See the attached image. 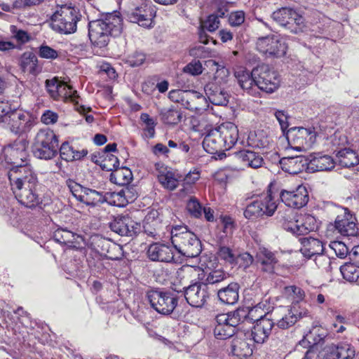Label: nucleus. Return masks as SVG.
I'll list each match as a JSON object with an SVG mask.
<instances>
[{
  "label": "nucleus",
  "mask_w": 359,
  "mask_h": 359,
  "mask_svg": "<svg viewBox=\"0 0 359 359\" xmlns=\"http://www.w3.org/2000/svg\"><path fill=\"white\" fill-rule=\"evenodd\" d=\"M53 238L57 243L69 246L79 244L80 241H83L80 235L64 229H57L54 233Z\"/></svg>",
  "instance_id": "7c9ffc66"
},
{
  "label": "nucleus",
  "mask_w": 359,
  "mask_h": 359,
  "mask_svg": "<svg viewBox=\"0 0 359 359\" xmlns=\"http://www.w3.org/2000/svg\"><path fill=\"white\" fill-rule=\"evenodd\" d=\"M236 328L232 327L231 324L229 323V325H215L214 335L215 337L220 340L226 339L232 337L235 333Z\"/></svg>",
  "instance_id": "3c124183"
},
{
  "label": "nucleus",
  "mask_w": 359,
  "mask_h": 359,
  "mask_svg": "<svg viewBox=\"0 0 359 359\" xmlns=\"http://www.w3.org/2000/svg\"><path fill=\"white\" fill-rule=\"evenodd\" d=\"M156 168L158 172V180L161 184L168 190L175 189L178 186V180L171 169L159 163L156 165Z\"/></svg>",
  "instance_id": "a878e982"
},
{
  "label": "nucleus",
  "mask_w": 359,
  "mask_h": 359,
  "mask_svg": "<svg viewBox=\"0 0 359 359\" xmlns=\"http://www.w3.org/2000/svg\"><path fill=\"white\" fill-rule=\"evenodd\" d=\"M303 247L301 249L304 256L312 257L318 255L323 251V243L318 239L313 238H304L302 241Z\"/></svg>",
  "instance_id": "72a5a7b5"
},
{
  "label": "nucleus",
  "mask_w": 359,
  "mask_h": 359,
  "mask_svg": "<svg viewBox=\"0 0 359 359\" xmlns=\"http://www.w3.org/2000/svg\"><path fill=\"white\" fill-rule=\"evenodd\" d=\"M11 190L18 202L28 208H34L41 202L36 193V174L30 165L11 168L8 172Z\"/></svg>",
  "instance_id": "f257e3e1"
},
{
  "label": "nucleus",
  "mask_w": 359,
  "mask_h": 359,
  "mask_svg": "<svg viewBox=\"0 0 359 359\" xmlns=\"http://www.w3.org/2000/svg\"><path fill=\"white\" fill-rule=\"evenodd\" d=\"M205 94L209 101L215 105H226L228 100V95L213 85H207L205 87Z\"/></svg>",
  "instance_id": "2f4dec72"
},
{
  "label": "nucleus",
  "mask_w": 359,
  "mask_h": 359,
  "mask_svg": "<svg viewBox=\"0 0 359 359\" xmlns=\"http://www.w3.org/2000/svg\"><path fill=\"white\" fill-rule=\"evenodd\" d=\"M284 294L287 298L292 301V304H299L305 297L304 292L299 287L291 285L285 287L284 289Z\"/></svg>",
  "instance_id": "8fccbe9b"
},
{
  "label": "nucleus",
  "mask_w": 359,
  "mask_h": 359,
  "mask_svg": "<svg viewBox=\"0 0 359 359\" xmlns=\"http://www.w3.org/2000/svg\"><path fill=\"white\" fill-rule=\"evenodd\" d=\"M343 278L348 282L359 284V267L351 263H346L340 267Z\"/></svg>",
  "instance_id": "c03bdc74"
},
{
  "label": "nucleus",
  "mask_w": 359,
  "mask_h": 359,
  "mask_svg": "<svg viewBox=\"0 0 359 359\" xmlns=\"http://www.w3.org/2000/svg\"><path fill=\"white\" fill-rule=\"evenodd\" d=\"M337 161L343 167H351L359 163V158L356 153L350 149H344L337 154Z\"/></svg>",
  "instance_id": "e433bc0d"
},
{
  "label": "nucleus",
  "mask_w": 359,
  "mask_h": 359,
  "mask_svg": "<svg viewBox=\"0 0 359 359\" xmlns=\"http://www.w3.org/2000/svg\"><path fill=\"white\" fill-rule=\"evenodd\" d=\"M257 48L265 55L281 57L286 53L287 46L278 36L271 34L259 38Z\"/></svg>",
  "instance_id": "ddd939ff"
},
{
  "label": "nucleus",
  "mask_w": 359,
  "mask_h": 359,
  "mask_svg": "<svg viewBox=\"0 0 359 359\" xmlns=\"http://www.w3.org/2000/svg\"><path fill=\"white\" fill-rule=\"evenodd\" d=\"M336 230L344 236H355L359 233L355 217L348 208H342L334 221Z\"/></svg>",
  "instance_id": "2eb2a0df"
},
{
  "label": "nucleus",
  "mask_w": 359,
  "mask_h": 359,
  "mask_svg": "<svg viewBox=\"0 0 359 359\" xmlns=\"http://www.w3.org/2000/svg\"><path fill=\"white\" fill-rule=\"evenodd\" d=\"M240 317L238 312L221 313L216 316L215 324L219 325H229L231 324L232 327L236 328L239 324Z\"/></svg>",
  "instance_id": "09e8293b"
},
{
  "label": "nucleus",
  "mask_w": 359,
  "mask_h": 359,
  "mask_svg": "<svg viewBox=\"0 0 359 359\" xmlns=\"http://www.w3.org/2000/svg\"><path fill=\"white\" fill-rule=\"evenodd\" d=\"M226 278L227 275L223 270H213L208 273L207 277L205 280V284L207 286L208 285L217 284L224 280L225 279H226Z\"/></svg>",
  "instance_id": "6e6d98bb"
},
{
  "label": "nucleus",
  "mask_w": 359,
  "mask_h": 359,
  "mask_svg": "<svg viewBox=\"0 0 359 359\" xmlns=\"http://www.w3.org/2000/svg\"><path fill=\"white\" fill-rule=\"evenodd\" d=\"M57 147V145H33V153L39 158L48 160L56 155Z\"/></svg>",
  "instance_id": "a18cd8bd"
},
{
  "label": "nucleus",
  "mask_w": 359,
  "mask_h": 359,
  "mask_svg": "<svg viewBox=\"0 0 359 359\" xmlns=\"http://www.w3.org/2000/svg\"><path fill=\"white\" fill-rule=\"evenodd\" d=\"M219 25L220 21L219 20V16L214 13L210 15L207 19L203 22L201 27L203 29H206L210 32H213L219 28Z\"/></svg>",
  "instance_id": "680f3d73"
},
{
  "label": "nucleus",
  "mask_w": 359,
  "mask_h": 359,
  "mask_svg": "<svg viewBox=\"0 0 359 359\" xmlns=\"http://www.w3.org/2000/svg\"><path fill=\"white\" fill-rule=\"evenodd\" d=\"M123 30V20L119 13H108L104 18L88 24V35L91 43L97 47L107 46L111 36H119Z\"/></svg>",
  "instance_id": "f03ea898"
},
{
  "label": "nucleus",
  "mask_w": 359,
  "mask_h": 359,
  "mask_svg": "<svg viewBox=\"0 0 359 359\" xmlns=\"http://www.w3.org/2000/svg\"><path fill=\"white\" fill-rule=\"evenodd\" d=\"M156 212H151L145 217L144 223V233L149 237L154 239L160 238L161 223L159 219H155Z\"/></svg>",
  "instance_id": "c756f323"
},
{
  "label": "nucleus",
  "mask_w": 359,
  "mask_h": 359,
  "mask_svg": "<svg viewBox=\"0 0 359 359\" xmlns=\"http://www.w3.org/2000/svg\"><path fill=\"white\" fill-rule=\"evenodd\" d=\"M78 20L74 8L62 6L52 15L51 27L60 33L71 34L76 32Z\"/></svg>",
  "instance_id": "6e6552de"
},
{
  "label": "nucleus",
  "mask_w": 359,
  "mask_h": 359,
  "mask_svg": "<svg viewBox=\"0 0 359 359\" xmlns=\"http://www.w3.org/2000/svg\"><path fill=\"white\" fill-rule=\"evenodd\" d=\"M185 102L183 106L189 110L201 111L207 109L208 102L205 96L196 91H189L186 95Z\"/></svg>",
  "instance_id": "bb28decb"
},
{
  "label": "nucleus",
  "mask_w": 359,
  "mask_h": 359,
  "mask_svg": "<svg viewBox=\"0 0 359 359\" xmlns=\"http://www.w3.org/2000/svg\"><path fill=\"white\" fill-rule=\"evenodd\" d=\"M147 299L158 313L168 315L171 313L177 304V299L172 294L157 290L147 293Z\"/></svg>",
  "instance_id": "9b49d317"
},
{
  "label": "nucleus",
  "mask_w": 359,
  "mask_h": 359,
  "mask_svg": "<svg viewBox=\"0 0 359 359\" xmlns=\"http://www.w3.org/2000/svg\"><path fill=\"white\" fill-rule=\"evenodd\" d=\"M276 209V201L269 191L259 199L248 204L244 211V216L248 219H255L263 215L271 216Z\"/></svg>",
  "instance_id": "1a4fd4ad"
},
{
  "label": "nucleus",
  "mask_w": 359,
  "mask_h": 359,
  "mask_svg": "<svg viewBox=\"0 0 359 359\" xmlns=\"http://www.w3.org/2000/svg\"><path fill=\"white\" fill-rule=\"evenodd\" d=\"M46 88L50 95L55 100L76 102L77 92L65 82L60 81L57 79L47 80Z\"/></svg>",
  "instance_id": "4468645a"
},
{
  "label": "nucleus",
  "mask_w": 359,
  "mask_h": 359,
  "mask_svg": "<svg viewBox=\"0 0 359 359\" xmlns=\"http://www.w3.org/2000/svg\"><path fill=\"white\" fill-rule=\"evenodd\" d=\"M119 166V161L113 154H107L103 160L102 168L107 170H114Z\"/></svg>",
  "instance_id": "338daca9"
},
{
  "label": "nucleus",
  "mask_w": 359,
  "mask_h": 359,
  "mask_svg": "<svg viewBox=\"0 0 359 359\" xmlns=\"http://www.w3.org/2000/svg\"><path fill=\"white\" fill-rule=\"evenodd\" d=\"M276 315L277 316L276 325L283 330L293 326L301 319L311 317L309 311L298 304H293L287 307H281L276 311Z\"/></svg>",
  "instance_id": "0eeeda50"
},
{
  "label": "nucleus",
  "mask_w": 359,
  "mask_h": 359,
  "mask_svg": "<svg viewBox=\"0 0 359 359\" xmlns=\"http://www.w3.org/2000/svg\"><path fill=\"white\" fill-rule=\"evenodd\" d=\"M29 121L30 118L27 113L17 110H11L8 116L3 119V122L9 125L11 131L15 133L25 132Z\"/></svg>",
  "instance_id": "5701e85b"
},
{
  "label": "nucleus",
  "mask_w": 359,
  "mask_h": 359,
  "mask_svg": "<svg viewBox=\"0 0 359 359\" xmlns=\"http://www.w3.org/2000/svg\"><path fill=\"white\" fill-rule=\"evenodd\" d=\"M140 224L128 216L116 218L111 224V229L122 236H133L140 231Z\"/></svg>",
  "instance_id": "a211bd4d"
},
{
  "label": "nucleus",
  "mask_w": 359,
  "mask_h": 359,
  "mask_svg": "<svg viewBox=\"0 0 359 359\" xmlns=\"http://www.w3.org/2000/svg\"><path fill=\"white\" fill-rule=\"evenodd\" d=\"M271 311V306L266 300L258 303L248 311V317L253 321L267 318L266 315Z\"/></svg>",
  "instance_id": "4c0bfd02"
},
{
  "label": "nucleus",
  "mask_w": 359,
  "mask_h": 359,
  "mask_svg": "<svg viewBox=\"0 0 359 359\" xmlns=\"http://www.w3.org/2000/svg\"><path fill=\"white\" fill-rule=\"evenodd\" d=\"M183 72L192 76H198L203 72V66L200 61H192L187 64L184 68Z\"/></svg>",
  "instance_id": "69168bd1"
},
{
  "label": "nucleus",
  "mask_w": 359,
  "mask_h": 359,
  "mask_svg": "<svg viewBox=\"0 0 359 359\" xmlns=\"http://www.w3.org/2000/svg\"><path fill=\"white\" fill-rule=\"evenodd\" d=\"M132 179V172L130 169L118 167L115 168L110 175V180L114 183L118 185H125L128 184Z\"/></svg>",
  "instance_id": "a19ab883"
},
{
  "label": "nucleus",
  "mask_w": 359,
  "mask_h": 359,
  "mask_svg": "<svg viewBox=\"0 0 359 359\" xmlns=\"http://www.w3.org/2000/svg\"><path fill=\"white\" fill-rule=\"evenodd\" d=\"M239 286L236 283H231L226 287L218 290L217 297L221 302L234 304L238 300Z\"/></svg>",
  "instance_id": "cd10ccee"
},
{
  "label": "nucleus",
  "mask_w": 359,
  "mask_h": 359,
  "mask_svg": "<svg viewBox=\"0 0 359 359\" xmlns=\"http://www.w3.org/2000/svg\"><path fill=\"white\" fill-rule=\"evenodd\" d=\"M275 323L270 318L259 319L254 325L251 336L255 342L263 344L271 333Z\"/></svg>",
  "instance_id": "b1692460"
},
{
  "label": "nucleus",
  "mask_w": 359,
  "mask_h": 359,
  "mask_svg": "<svg viewBox=\"0 0 359 359\" xmlns=\"http://www.w3.org/2000/svg\"><path fill=\"white\" fill-rule=\"evenodd\" d=\"M289 145L296 151H306L311 149L316 141V133L313 128L294 127L286 133Z\"/></svg>",
  "instance_id": "423d86ee"
},
{
  "label": "nucleus",
  "mask_w": 359,
  "mask_h": 359,
  "mask_svg": "<svg viewBox=\"0 0 359 359\" xmlns=\"http://www.w3.org/2000/svg\"><path fill=\"white\" fill-rule=\"evenodd\" d=\"M253 261V257L250 254L243 252L239 255H236L235 264H238L239 267L246 269L252 264Z\"/></svg>",
  "instance_id": "774afa93"
},
{
  "label": "nucleus",
  "mask_w": 359,
  "mask_h": 359,
  "mask_svg": "<svg viewBox=\"0 0 359 359\" xmlns=\"http://www.w3.org/2000/svg\"><path fill=\"white\" fill-rule=\"evenodd\" d=\"M184 297L191 306L202 307L209 297L208 286L204 283H198L189 285L184 290Z\"/></svg>",
  "instance_id": "f3484780"
},
{
  "label": "nucleus",
  "mask_w": 359,
  "mask_h": 359,
  "mask_svg": "<svg viewBox=\"0 0 359 359\" xmlns=\"http://www.w3.org/2000/svg\"><path fill=\"white\" fill-rule=\"evenodd\" d=\"M171 242L177 252L187 258L198 256L202 250L200 240L186 226H175L172 229Z\"/></svg>",
  "instance_id": "20e7f679"
},
{
  "label": "nucleus",
  "mask_w": 359,
  "mask_h": 359,
  "mask_svg": "<svg viewBox=\"0 0 359 359\" xmlns=\"http://www.w3.org/2000/svg\"><path fill=\"white\" fill-rule=\"evenodd\" d=\"M300 235L307 234L317 229L316 219L311 215H301L298 217Z\"/></svg>",
  "instance_id": "79ce46f5"
},
{
  "label": "nucleus",
  "mask_w": 359,
  "mask_h": 359,
  "mask_svg": "<svg viewBox=\"0 0 359 359\" xmlns=\"http://www.w3.org/2000/svg\"><path fill=\"white\" fill-rule=\"evenodd\" d=\"M100 244L102 248V254L108 259L116 260L120 258L121 255V248L115 243H111L109 241L102 239Z\"/></svg>",
  "instance_id": "37998d69"
},
{
  "label": "nucleus",
  "mask_w": 359,
  "mask_h": 359,
  "mask_svg": "<svg viewBox=\"0 0 359 359\" xmlns=\"http://www.w3.org/2000/svg\"><path fill=\"white\" fill-rule=\"evenodd\" d=\"M254 74L257 78V90L259 89L266 93L271 94L280 86L278 73L268 65H262L254 69Z\"/></svg>",
  "instance_id": "9d476101"
},
{
  "label": "nucleus",
  "mask_w": 359,
  "mask_h": 359,
  "mask_svg": "<svg viewBox=\"0 0 359 359\" xmlns=\"http://www.w3.org/2000/svg\"><path fill=\"white\" fill-rule=\"evenodd\" d=\"M245 14L243 11H232L228 16V22L231 27L241 26L245 22Z\"/></svg>",
  "instance_id": "0e129e2a"
},
{
  "label": "nucleus",
  "mask_w": 359,
  "mask_h": 359,
  "mask_svg": "<svg viewBox=\"0 0 359 359\" xmlns=\"http://www.w3.org/2000/svg\"><path fill=\"white\" fill-rule=\"evenodd\" d=\"M88 154L86 149L77 151L68 143H63L60 148V154L61 158L66 161H73L81 160Z\"/></svg>",
  "instance_id": "f704fd0d"
},
{
  "label": "nucleus",
  "mask_w": 359,
  "mask_h": 359,
  "mask_svg": "<svg viewBox=\"0 0 359 359\" xmlns=\"http://www.w3.org/2000/svg\"><path fill=\"white\" fill-rule=\"evenodd\" d=\"M307 170L309 172H320L330 170L334 168V161L333 158L321 153H313L306 156Z\"/></svg>",
  "instance_id": "4be33fe9"
},
{
  "label": "nucleus",
  "mask_w": 359,
  "mask_h": 359,
  "mask_svg": "<svg viewBox=\"0 0 359 359\" xmlns=\"http://www.w3.org/2000/svg\"><path fill=\"white\" fill-rule=\"evenodd\" d=\"M218 257L230 264H235L236 255L229 247L221 246L217 252Z\"/></svg>",
  "instance_id": "052dcab7"
},
{
  "label": "nucleus",
  "mask_w": 359,
  "mask_h": 359,
  "mask_svg": "<svg viewBox=\"0 0 359 359\" xmlns=\"http://www.w3.org/2000/svg\"><path fill=\"white\" fill-rule=\"evenodd\" d=\"M20 67L23 72L36 74L39 70L38 59L32 52H25L21 56Z\"/></svg>",
  "instance_id": "c9c22d12"
},
{
  "label": "nucleus",
  "mask_w": 359,
  "mask_h": 359,
  "mask_svg": "<svg viewBox=\"0 0 359 359\" xmlns=\"http://www.w3.org/2000/svg\"><path fill=\"white\" fill-rule=\"evenodd\" d=\"M163 121L168 124H177L182 119V114L175 109H169L161 113Z\"/></svg>",
  "instance_id": "5fc2aeb1"
},
{
  "label": "nucleus",
  "mask_w": 359,
  "mask_h": 359,
  "mask_svg": "<svg viewBox=\"0 0 359 359\" xmlns=\"http://www.w3.org/2000/svg\"><path fill=\"white\" fill-rule=\"evenodd\" d=\"M314 262L319 269L326 273H330L333 267L337 266L335 259L323 253L316 255Z\"/></svg>",
  "instance_id": "49530a36"
},
{
  "label": "nucleus",
  "mask_w": 359,
  "mask_h": 359,
  "mask_svg": "<svg viewBox=\"0 0 359 359\" xmlns=\"http://www.w3.org/2000/svg\"><path fill=\"white\" fill-rule=\"evenodd\" d=\"M281 201L288 207L300 208L309 201V194L305 187L299 186L294 190H283L280 194Z\"/></svg>",
  "instance_id": "dca6fc26"
},
{
  "label": "nucleus",
  "mask_w": 359,
  "mask_h": 359,
  "mask_svg": "<svg viewBox=\"0 0 359 359\" xmlns=\"http://www.w3.org/2000/svg\"><path fill=\"white\" fill-rule=\"evenodd\" d=\"M238 157L245 165L252 168H260L264 163L262 156L259 153L250 150L241 151L238 154Z\"/></svg>",
  "instance_id": "473e14b6"
},
{
  "label": "nucleus",
  "mask_w": 359,
  "mask_h": 359,
  "mask_svg": "<svg viewBox=\"0 0 359 359\" xmlns=\"http://www.w3.org/2000/svg\"><path fill=\"white\" fill-rule=\"evenodd\" d=\"M238 138L237 126L231 122H226L208 132L203 147L210 154L229 150L236 143Z\"/></svg>",
  "instance_id": "7ed1b4c3"
},
{
  "label": "nucleus",
  "mask_w": 359,
  "mask_h": 359,
  "mask_svg": "<svg viewBox=\"0 0 359 359\" xmlns=\"http://www.w3.org/2000/svg\"><path fill=\"white\" fill-rule=\"evenodd\" d=\"M234 76L239 86L245 92L254 96L258 94L254 69L250 72L243 67H237L234 71Z\"/></svg>",
  "instance_id": "6ab92c4d"
},
{
  "label": "nucleus",
  "mask_w": 359,
  "mask_h": 359,
  "mask_svg": "<svg viewBox=\"0 0 359 359\" xmlns=\"http://www.w3.org/2000/svg\"><path fill=\"white\" fill-rule=\"evenodd\" d=\"M140 120L145 125L144 131L147 133L146 136L152 138L155 135V126L156 122L154 119L147 113H143L140 116Z\"/></svg>",
  "instance_id": "864d4df0"
},
{
  "label": "nucleus",
  "mask_w": 359,
  "mask_h": 359,
  "mask_svg": "<svg viewBox=\"0 0 359 359\" xmlns=\"http://www.w3.org/2000/svg\"><path fill=\"white\" fill-rule=\"evenodd\" d=\"M307 160L305 156L285 157L280 160L281 168L286 172L296 175L304 170H307Z\"/></svg>",
  "instance_id": "393cba45"
},
{
  "label": "nucleus",
  "mask_w": 359,
  "mask_h": 359,
  "mask_svg": "<svg viewBox=\"0 0 359 359\" xmlns=\"http://www.w3.org/2000/svg\"><path fill=\"white\" fill-rule=\"evenodd\" d=\"M271 18L293 34L302 32L306 28L304 17L291 8L283 7L277 9L272 13Z\"/></svg>",
  "instance_id": "39448f33"
},
{
  "label": "nucleus",
  "mask_w": 359,
  "mask_h": 359,
  "mask_svg": "<svg viewBox=\"0 0 359 359\" xmlns=\"http://www.w3.org/2000/svg\"><path fill=\"white\" fill-rule=\"evenodd\" d=\"M330 248L340 258H345L349 255L348 248L341 241H334L330 243Z\"/></svg>",
  "instance_id": "e2e57ef3"
},
{
  "label": "nucleus",
  "mask_w": 359,
  "mask_h": 359,
  "mask_svg": "<svg viewBox=\"0 0 359 359\" xmlns=\"http://www.w3.org/2000/svg\"><path fill=\"white\" fill-rule=\"evenodd\" d=\"M333 359H353L355 355V348L348 344L339 345L332 353Z\"/></svg>",
  "instance_id": "de8ad7c7"
},
{
  "label": "nucleus",
  "mask_w": 359,
  "mask_h": 359,
  "mask_svg": "<svg viewBox=\"0 0 359 359\" xmlns=\"http://www.w3.org/2000/svg\"><path fill=\"white\" fill-rule=\"evenodd\" d=\"M155 11L151 6H144L135 8L128 13L130 22L137 23L140 26L149 28L153 26Z\"/></svg>",
  "instance_id": "412c9836"
},
{
  "label": "nucleus",
  "mask_w": 359,
  "mask_h": 359,
  "mask_svg": "<svg viewBox=\"0 0 359 359\" xmlns=\"http://www.w3.org/2000/svg\"><path fill=\"white\" fill-rule=\"evenodd\" d=\"M33 145H57V139L53 130L42 129L36 133Z\"/></svg>",
  "instance_id": "58836bf2"
},
{
  "label": "nucleus",
  "mask_w": 359,
  "mask_h": 359,
  "mask_svg": "<svg viewBox=\"0 0 359 359\" xmlns=\"http://www.w3.org/2000/svg\"><path fill=\"white\" fill-rule=\"evenodd\" d=\"M147 254L149 259L154 262H177L172 248L165 244L158 243L151 244L148 248Z\"/></svg>",
  "instance_id": "aec40b11"
},
{
  "label": "nucleus",
  "mask_w": 359,
  "mask_h": 359,
  "mask_svg": "<svg viewBox=\"0 0 359 359\" xmlns=\"http://www.w3.org/2000/svg\"><path fill=\"white\" fill-rule=\"evenodd\" d=\"M257 259L262 265L266 266L265 271H271L277 262L275 254L265 248H260L257 253Z\"/></svg>",
  "instance_id": "ea45409f"
},
{
  "label": "nucleus",
  "mask_w": 359,
  "mask_h": 359,
  "mask_svg": "<svg viewBox=\"0 0 359 359\" xmlns=\"http://www.w3.org/2000/svg\"><path fill=\"white\" fill-rule=\"evenodd\" d=\"M10 32L12 34V38L20 44H25L32 39L29 33L23 29H18L15 25L10 26Z\"/></svg>",
  "instance_id": "603ef678"
},
{
  "label": "nucleus",
  "mask_w": 359,
  "mask_h": 359,
  "mask_svg": "<svg viewBox=\"0 0 359 359\" xmlns=\"http://www.w3.org/2000/svg\"><path fill=\"white\" fill-rule=\"evenodd\" d=\"M38 49L39 56L43 59L53 60L59 56L57 50L46 44L41 45Z\"/></svg>",
  "instance_id": "13d9d810"
},
{
  "label": "nucleus",
  "mask_w": 359,
  "mask_h": 359,
  "mask_svg": "<svg viewBox=\"0 0 359 359\" xmlns=\"http://www.w3.org/2000/svg\"><path fill=\"white\" fill-rule=\"evenodd\" d=\"M102 195L97 191L87 189L81 202L88 205H95L102 202Z\"/></svg>",
  "instance_id": "4d7b16f0"
},
{
  "label": "nucleus",
  "mask_w": 359,
  "mask_h": 359,
  "mask_svg": "<svg viewBox=\"0 0 359 359\" xmlns=\"http://www.w3.org/2000/svg\"><path fill=\"white\" fill-rule=\"evenodd\" d=\"M231 353L238 358L244 359L252 355V348L246 339L236 337L232 341Z\"/></svg>",
  "instance_id": "c85d7f7f"
},
{
  "label": "nucleus",
  "mask_w": 359,
  "mask_h": 359,
  "mask_svg": "<svg viewBox=\"0 0 359 359\" xmlns=\"http://www.w3.org/2000/svg\"><path fill=\"white\" fill-rule=\"evenodd\" d=\"M187 210L191 215L196 218H198L202 215V205L194 197L190 198L187 201Z\"/></svg>",
  "instance_id": "bf43d9fd"
},
{
  "label": "nucleus",
  "mask_w": 359,
  "mask_h": 359,
  "mask_svg": "<svg viewBox=\"0 0 359 359\" xmlns=\"http://www.w3.org/2000/svg\"><path fill=\"white\" fill-rule=\"evenodd\" d=\"M27 142L25 140H18L4 148V154L8 163L13 165L12 168L29 165L27 162L28 154Z\"/></svg>",
  "instance_id": "f8f14e48"
}]
</instances>
